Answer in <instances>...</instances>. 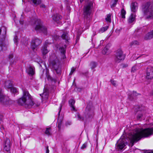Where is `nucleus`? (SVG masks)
<instances>
[{"label":"nucleus","instance_id":"obj_33","mask_svg":"<svg viewBox=\"0 0 153 153\" xmlns=\"http://www.w3.org/2000/svg\"><path fill=\"white\" fill-rule=\"evenodd\" d=\"M126 11L124 10V9H123L121 10V17L122 18L124 19L125 18V15L126 14Z\"/></svg>","mask_w":153,"mask_h":153},{"label":"nucleus","instance_id":"obj_21","mask_svg":"<svg viewBox=\"0 0 153 153\" xmlns=\"http://www.w3.org/2000/svg\"><path fill=\"white\" fill-rule=\"evenodd\" d=\"M110 47V45L109 44L107 45L102 51L103 54L104 55L108 54L109 53L108 51Z\"/></svg>","mask_w":153,"mask_h":153},{"label":"nucleus","instance_id":"obj_12","mask_svg":"<svg viewBox=\"0 0 153 153\" xmlns=\"http://www.w3.org/2000/svg\"><path fill=\"white\" fill-rule=\"evenodd\" d=\"M62 105L61 104L60 105V108H59V111L58 113L59 117L57 121V127L59 129V130H60L61 128V125L62 122L63 117H60V113L62 109Z\"/></svg>","mask_w":153,"mask_h":153},{"label":"nucleus","instance_id":"obj_4","mask_svg":"<svg viewBox=\"0 0 153 153\" xmlns=\"http://www.w3.org/2000/svg\"><path fill=\"white\" fill-rule=\"evenodd\" d=\"M142 10L146 19H153V0L143 4L142 6Z\"/></svg>","mask_w":153,"mask_h":153},{"label":"nucleus","instance_id":"obj_23","mask_svg":"<svg viewBox=\"0 0 153 153\" xmlns=\"http://www.w3.org/2000/svg\"><path fill=\"white\" fill-rule=\"evenodd\" d=\"M62 17L59 14H56L52 16L53 20L56 22L62 19Z\"/></svg>","mask_w":153,"mask_h":153},{"label":"nucleus","instance_id":"obj_24","mask_svg":"<svg viewBox=\"0 0 153 153\" xmlns=\"http://www.w3.org/2000/svg\"><path fill=\"white\" fill-rule=\"evenodd\" d=\"M61 38L65 40L66 42H68L70 39V38L68 36V33L66 32L63 33V34L62 35Z\"/></svg>","mask_w":153,"mask_h":153},{"label":"nucleus","instance_id":"obj_1","mask_svg":"<svg viewBox=\"0 0 153 153\" xmlns=\"http://www.w3.org/2000/svg\"><path fill=\"white\" fill-rule=\"evenodd\" d=\"M153 134V124L148 128L143 129L138 128L135 129L133 133H129L126 138L125 136L122 135L118 140L116 144V148L118 150L122 149L127 143L126 139H128L131 143L136 142L142 138L149 137Z\"/></svg>","mask_w":153,"mask_h":153},{"label":"nucleus","instance_id":"obj_10","mask_svg":"<svg viewBox=\"0 0 153 153\" xmlns=\"http://www.w3.org/2000/svg\"><path fill=\"white\" fill-rule=\"evenodd\" d=\"M42 41L37 38H34L33 39L31 43V48L34 50L41 43Z\"/></svg>","mask_w":153,"mask_h":153},{"label":"nucleus","instance_id":"obj_2","mask_svg":"<svg viewBox=\"0 0 153 153\" xmlns=\"http://www.w3.org/2000/svg\"><path fill=\"white\" fill-rule=\"evenodd\" d=\"M22 97L18 100V103L21 105H24L26 107H32L35 103L33 101L30 95L27 90L22 89Z\"/></svg>","mask_w":153,"mask_h":153},{"label":"nucleus","instance_id":"obj_28","mask_svg":"<svg viewBox=\"0 0 153 153\" xmlns=\"http://www.w3.org/2000/svg\"><path fill=\"white\" fill-rule=\"evenodd\" d=\"M118 1V0H112L110 4L111 8H113L116 6Z\"/></svg>","mask_w":153,"mask_h":153},{"label":"nucleus","instance_id":"obj_30","mask_svg":"<svg viewBox=\"0 0 153 153\" xmlns=\"http://www.w3.org/2000/svg\"><path fill=\"white\" fill-rule=\"evenodd\" d=\"M9 90H10V92L13 94H16L18 93L17 89L16 88L13 86Z\"/></svg>","mask_w":153,"mask_h":153},{"label":"nucleus","instance_id":"obj_17","mask_svg":"<svg viewBox=\"0 0 153 153\" xmlns=\"http://www.w3.org/2000/svg\"><path fill=\"white\" fill-rule=\"evenodd\" d=\"M28 1L33 6H36L41 3V0H28Z\"/></svg>","mask_w":153,"mask_h":153},{"label":"nucleus","instance_id":"obj_34","mask_svg":"<svg viewBox=\"0 0 153 153\" xmlns=\"http://www.w3.org/2000/svg\"><path fill=\"white\" fill-rule=\"evenodd\" d=\"M4 146H10V142L9 139L6 138L5 140Z\"/></svg>","mask_w":153,"mask_h":153},{"label":"nucleus","instance_id":"obj_49","mask_svg":"<svg viewBox=\"0 0 153 153\" xmlns=\"http://www.w3.org/2000/svg\"><path fill=\"white\" fill-rule=\"evenodd\" d=\"M3 118V116L0 115V122L1 121Z\"/></svg>","mask_w":153,"mask_h":153},{"label":"nucleus","instance_id":"obj_19","mask_svg":"<svg viewBox=\"0 0 153 153\" xmlns=\"http://www.w3.org/2000/svg\"><path fill=\"white\" fill-rule=\"evenodd\" d=\"M139 95L140 94L137 93L136 91H133L132 94L128 95V98L130 100H132L134 99L135 97Z\"/></svg>","mask_w":153,"mask_h":153},{"label":"nucleus","instance_id":"obj_6","mask_svg":"<svg viewBox=\"0 0 153 153\" xmlns=\"http://www.w3.org/2000/svg\"><path fill=\"white\" fill-rule=\"evenodd\" d=\"M35 23L36 26L35 29L37 32L43 33L45 35L47 33V28L46 27L43 25L42 22L40 19H35Z\"/></svg>","mask_w":153,"mask_h":153},{"label":"nucleus","instance_id":"obj_5","mask_svg":"<svg viewBox=\"0 0 153 153\" xmlns=\"http://www.w3.org/2000/svg\"><path fill=\"white\" fill-rule=\"evenodd\" d=\"M94 114L93 110L92 109L91 106L88 105L85 111V114L82 117L78 113H77L75 117L78 120L83 121L86 120L88 118L92 117Z\"/></svg>","mask_w":153,"mask_h":153},{"label":"nucleus","instance_id":"obj_44","mask_svg":"<svg viewBox=\"0 0 153 153\" xmlns=\"http://www.w3.org/2000/svg\"><path fill=\"white\" fill-rule=\"evenodd\" d=\"M87 146V144L86 143H84L83 144L82 147H81V149H84Z\"/></svg>","mask_w":153,"mask_h":153},{"label":"nucleus","instance_id":"obj_15","mask_svg":"<svg viewBox=\"0 0 153 153\" xmlns=\"http://www.w3.org/2000/svg\"><path fill=\"white\" fill-rule=\"evenodd\" d=\"M75 102V100L72 99H70L69 101V105L70 107H71V110L76 111V110L74 105Z\"/></svg>","mask_w":153,"mask_h":153},{"label":"nucleus","instance_id":"obj_53","mask_svg":"<svg viewBox=\"0 0 153 153\" xmlns=\"http://www.w3.org/2000/svg\"><path fill=\"white\" fill-rule=\"evenodd\" d=\"M137 58H136V59H137ZM134 60H135V59H134Z\"/></svg>","mask_w":153,"mask_h":153},{"label":"nucleus","instance_id":"obj_8","mask_svg":"<svg viewBox=\"0 0 153 153\" xmlns=\"http://www.w3.org/2000/svg\"><path fill=\"white\" fill-rule=\"evenodd\" d=\"M54 71L57 74H59L61 72V68L59 66V61L57 59L52 61L51 63Z\"/></svg>","mask_w":153,"mask_h":153},{"label":"nucleus","instance_id":"obj_46","mask_svg":"<svg viewBox=\"0 0 153 153\" xmlns=\"http://www.w3.org/2000/svg\"><path fill=\"white\" fill-rule=\"evenodd\" d=\"M13 54H11L9 55V58L10 59L12 58H13Z\"/></svg>","mask_w":153,"mask_h":153},{"label":"nucleus","instance_id":"obj_51","mask_svg":"<svg viewBox=\"0 0 153 153\" xmlns=\"http://www.w3.org/2000/svg\"><path fill=\"white\" fill-rule=\"evenodd\" d=\"M103 40H101L100 41V45H102L103 44Z\"/></svg>","mask_w":153,"mask_h":153},{"label":"nucleus","instance_id":"obj_3","mask_svg":"<svg viewBox=\"0 0 153 153\" xmlns=\"http://www.w3.org/2000/svg\"><path fill=\"white\" fill-rule=\"evenodd\" d=\"M93 7V3L90 1L85 5L83 9L84 15V22L87 28L90 26V23L91 20V14Z\"/></svg>","mask_w":153,"mask_h":153},{"label":"nucleus","instance_id":"obj_26","mask_svg":"<svg viewBox=\"0 0 153 153\" xmlns=\"http://www.w3.org/2000/svg\"><path fill=\"white\" fill-rule=\"evenodd\" d=\"M42 53L43 55H46L48 53L49 51L47 49L46 46L45 45L44 46L42 47Z\"/></svg>","mask_w":153,"mask_h":153},{"label":"nucleus","instance_id":"obj_42","mask_svg":"<svg viewBox=\"0 0 153 153\" xmlns=\"http://www.w3.org/2000/svg\"><path fill=\"white\" fill-rule=\"evenodd\" d=\"M76 68H74V67H72L71 69V71L70 74V75H72L73 73L75 71Z\"/></svg>","mask_w":153,"mask_h":153},{"label":"nucleus","instance_id":"obj_11","mask_svg":"<svg viewBox=\"0 0 153 153\" xmlns=\"http://www.w3.org/2000/svg\"><path fill=\"white\" fill-rule=\"evenodd\" d=\"M146 77L147 79H153V68L152 66H149L147 68Z\"/></svg>","mask_w":153,"mask_h":153},{"label":"nucleus","instance_id":"obj_32","mask_svg":"<svg viewBox=\"0 0 153 153\" xmlns=\"http://www.w3.org/2000/svg\"><path fill=\"white\" fill-rule=\"evenodd\" d=\"M97 63L94 62H91L90 64V66L92 69H93L94 68L96 67L97 66Z\"/></svg>","mask_w":153,"mask_h":153},{"label":"nucleus","instance_id":"obj_52","mask_svg":"<svg viewBox=\"0 0 153 153\" xmlns=\"http://www.w3.org/2000/svg\"><path fill=\"white\" fill-rule=\"evenodd\" d=\"M148 153H153V152H149Z\"/></svg>","mask_w":153,"mask_h":153},{"label":"nucleus","instance_id":"obj_36","mask_svg":"<svg viewBox=\"0 0 153 153\" xmlns=\"http://www.w3.org/2000/svg\"><path fill=\"white\" fill-rule=\"evenodd\" d=\"M139 42L136 40L132 41L130 43L131 46H134L135 45H139Z\"/></svg>","mask_w":153,"mask_h":153},{"label":"nucleus","instance_id":"obj_47","mask_svg":"<svg viewBox=\"0 0 153 153\" xmlns=\"http://www.w3.org/2000/svg\"><path fill=\"white\" fill-rule=\"evenodd\" d=\"M46 153H49V150L48 149V146H47L46 147Z\"/></svg>","mask_w":153,"mask_h":153},{"label":"nucleus","instance_id":"obj_43","mask_svg":"<svg viewBox=\"0 0 153 153\" xmlns=\"http://www.w3.org/2000/svg\"><path fill=\"white\" fill-rule=\"evenodd\" d=\"M53 42V41H52V42H49L48 41V40H47L45 42V45L46 46H47V45L48 44H51V43Z\"/></svg>","mask_w":153,"mask_h":153},{"label":"nucleus","instance_id":"obj_40","mask_svg":"<svg viewBox=\"0 0 153 153\" xmlns=\"http://www.w3.org/2000/svg\"><path fill=\"white\" fill-rule=\"evenodd\" d=\"M111 83L114 86H116L117 85V82L116 81L112 79L111 80Z\"/></svg>","mask_w":153,"mask_h":153},{"label":"nucleus","instance_id":"obj_20","mask_svg":"<svg viewBox=\"0 0 153 153\" xmlns=\"http://www.w3.org/2000/svg\"><path fill=\"white\" fill-rule=\"evenodd\" d=\"M27 73L30 75H33L35 74L34 67L33 66H30L27 70Z\"/></svg>","mask_w":153,"mask_h":153},{"label":"nucleus","instance_id":"obj_41","mask_svg":"<svg viewBox=\"0 0 153 153\" xmlns=\"http://www.w3.org/2000/svg\"><path fill=\"white\" fill-rule=\"evenodd\" d=\"M137 69V68L136 66H134L131 69V71L134 72Z\"/></svg>","mask_w":153,"mask_h":153},{"label":"nucleus","instance_id":"obj_27","mask_svg":"<svg viewBox=\"0 0 153 153\" xmlns=\"http://www.w3.org/2000/svg\"><path fill=\"white\" fill-rule=\"evenodd\" d=\"M135 16L134 15L131 14L129 16L128 19V22L129 23H132L134 22L135 20Z\"/></svg>","mask_w":153,"mask_h":153},{"label":"nucleus","instance_id":"obj_9","mask_svg":"<svg viewBox=\"0 0 153 153\" xmlns=\"http://www.w3.org/2000/svg\"><path fill=\"white\" fill-rule=\"evenodd\" d=\"M0 102L4 104H10L9 98L5 96L3 94L1 89L0 88Z\"/></svg>","mask_w":153,"mask_h":153},{"label":"nucleus","instance_id":"obj_14","mask_svg":"<svg viewBox=\"0 0 153 153\" xmlns=\"http://www.w3.org/2000/svg\"><path fill=\"white\" fill-rule=\"evenodd\" d=\"M131 11L135 12L138 9V4L136 2H133L131 5Z\"/></svg>","mask_w":153,"mask_h":153},{"label":"nucleus","instance_id":"obj_50","mask_svg":"<svg viewBox=\"0 0 153 153\" xmlns=\"http://www.w3.org/2000/svg\"><path fill=\"white\" fill-rule=\"evenodd\" d=\"M84 0H80V1L81 3H82ZM85 1H88V0H84Z\"/></svg>","mask_w":153,"mask_h":153},{"label":"nucleus","instance_id":"obj_48","mask_svg":"<svg viewBox=\"0 0 153 153\" xmlns=\"http://www.w3.org/2000/svg\"><path fill=\"white\" fill-rule=\"evenodd\" d=\"M40 7L41 8H45L46 6H45L44 4H42L40 5Z\"/></svg>","mask_w":153,"mask_h":153},{"label":"nucleus","instance_id":"obj_35","mask_svg":"<svg viewBox=\"0 0 153 153\" xmlns=\"http://www.w3.org/2000/svg\"><path fill=\"white\" fill-rule=\"evenodd\" d=\"M108 26H106L105 27H102L100 28L99 31L100 33H102L106 30L108 28Z\"/></svg>","mask_w":153,"mask_h":153},{"label":"nucleus","instance_id":"obj_16","mask_svg":"<svg viewBox=\"0 0 153 153\" xmlns=\"http://www.w3.org/2000/svg\"><path fill=\"white\" fill-rule=\"evenodd\" d=\"M5 86L7 90H9L13 86L12 81L10 80L6 81L5 82Z\"/></svg>","mask_w":153,"mask_h":153},{"label":"nucleus","instance_id":"obj_7","mask_svg":"<svg viewBox=\"0 0 153 153\" xmlns=\"http://www.w3.org/2000/svg\"><path fill=\"white\" fill-rule=\"evenodd\" d=\"M125 56L123 51L121 49L117 50L114 55V60L116 63H119L123 61L125 59Z\"/></svg>","mask_w":153,"mask_h":153},{"label":"nucleus","instance_id":"obj_13","mask_svg":"<svg viewBox=\"0 0 153 153\" xmlns=\"http://www.w3.org/2000/svg\"><path fill=\"white\" fill-rule=\"evenodd\" d=\"M48 90L47 88H45L44 89L43 93V94H40V95L43 99L47 100L48 98Z\"/></svg>","mask_w":153,"mask_h":153},{"label":"nucleus","instance_id":"obj_31","mask_svg":"<svg viewBox=\"0 0 153 153\" xmlns=\"http://www.w3.org/2000/svg\"><path fill=\"white\" fill-rule=\"evenodd\" d=\"M51 129L50 128H47L45 134L48 136L51 135Z\"/></svg>","mask_w":153,"mask_h":153},{"label":"nucleus","instance_id":"obj_29","mask_svg":"<svg viewBox=\"0 0 153 153\" xmlns=\"http://www.w3.org/2000/svg\"><path fill=\"white\" fill-rule=\"evenodd\" d=\"M47 77L48 81H50L52 82H53L54 83L56 82V80L55 79L53 78L50 75L47 74Z\"/></svg>","mask_w":153,"mask_h":153},{"label":"nucleus","instance_id":"obj_25","mask_svg":"<svg viewBox=\"0 0 153 153\" xmlns=\"http://www.w3.org/2000/svg\"><path fill=\"white\" fill-rule=\"evenodd\" d=\"M66 45H65L64 46L60 47L59 48V50L60 52L61 53L64 55H65L66 51Z\"/></svg>","mask_w":153,"mask_h":153},{"label":"nucleus","instance_id":"obj_22","mask_svg":"<svg viewBox=\"0 0 153 153\" xmlns=\"http://www.w3.org/2000/svg\"><path fill=\"white\" fill-rule=\"evenodd\" d=\"M137 118L138 120H140L141 119L145 118V114L143 112H140L138 113L137 116Z\"/></svg>","mask_w":153,"mask_h":153},{"label":"nucleus","instance_id":"obj_37","mask_svg":"<svg viewBox=\"0 0 153 153\" xmlns=\"http://www.w3.org/2000/svg\"><path fill=\"white\" fill-rule=\"evenodd\" d=\"M61 37L60 36H59L57 35H54L52 36V39L53 41L55 40V41H57L58 39H59Z\"/></svg>","mask_w":153,"mask_h":153},{"label":"nucleus","instance_id":"obj_39","mask_svg":"<svg viewBox=\"0 0 153 153\" xmlns=\"http://www.w3.org/2000/svg\"><path fill=\"white\" fill-rule=\"evenodd\" d=\"M10 146H4V150L8 152L10 151Z\"/></svg>","mask_w":153,"mask_h":153},{"label":"nucleus","instance_id":"obj_18","mask_svg":"<svg viewBox=\"0 0 153 153\" xmlns=\"http://www.w3.org/2000/svg\"><path fill=\"white\" fill-rule=\"evenodd\" d=\"M152 38H153V30L146 35L144 39L147 40L150 39Z\"/></svg>","mask_w":153,"mask_h":153},{"label":"nucleus","instance_id":"obj_45","mask_svg":"<svg viewBox=\"0 0 153 153\" xmlns=\"http://www.w3.org/2000/svg\"><path fill=\"white\" fill-rule=\"evenodd\" d=\"M18 38L17 36H16L14 39V41L15 43H16V42L17 43V42L18 41Z\"/></svg>","mask_w":153,"mask_h":153},{"label":"nucleus","instance_id":"obj_38","mask_svg":"<svg viewBox=\"0 0 153 153\" xmlns=\"http://www.w3.org/2000/svg\"><path fill=\"white\" fill-rule=\"evenodd\" d=\"M105 20L109 22H111V15L108 14L107 15V17L105 18Z\"/></svg>","mask_w":153,"mask_h":153}]
</instances>
